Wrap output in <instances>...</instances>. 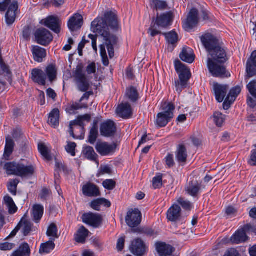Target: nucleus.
Wrapping results in <instances>:
<instances>
[{
  "label": "nucleus",
  "instance_id": "obj_1",
  "mask_svg": "<svg viewBox=\"0 0 256 256\" xmlns=\"http://www.w3.org/2000/svg\"><path fill=\"white\" fill-rule=\"evenodd\" d=\"M117 30L118 28V18L112 12H107L104 18H97L91 24V30L98 34L102 38L104 42L100 46V53L102 58L103 64L108 66L109 61L108 58L106 47L109 56L110 58L114 56V46L116 44V36L111 34L108 26Z\"/></svg>",
  "mask_w": 256,
  "mask_h": 256
},
{
  "label": "nucleus",
  "instance_id": "obj_2",
  "mask_svg": "<svg viewBox=\"0 0 256 256\" xmlns=\"http://www.w3.org/2000/svg\"><path fill=\"white\" fill-rule=\"evenodd\" d=\"M212 33L209 32V72L215 78H228L230 74L224 65L228 60L224 44L220 36Z\"/></svg>",
  "mask_w": 256,
  "mask_h": 256
},
{
  "label": "nucleus",
  "instance_id": "obj_3",
  "mask_svg": "<svg viewBox=\"0 0 256 256\" xmlns=\"http://www.w3.org/2000/svg\"><path fill=\"white\" fill-rule=\"evenodd\" d=\"M174 66L179 78L178 80L175 81V86L176 92L180 93L186 87L191 74L190 70L179 60L174 62Z\"/></svg>",
  "mask_w": 256,
  "mask_h": 256
},
{
  "label": "nucleus",
  "instance_id": "obj_4",
  "mask_svg": "<svg viewBox=\"0 0 256 256\" xmlns=\"http://www.w3.org/2000/svg\"><path fill=\"white\" fill-rule=\"evenodd\" d=\"M8 175H16L21 177L30 176L34 172V168L32 166H25L20 163L7 162L4 166Z\"/></svg>",
  "mask_w": 256,
  "mask_h": 256
},
{
  "label": "nucleus",
  "instance_id": "obj_5",
  "mask_svg": "<svg viewBox=\"0 0 256 256\" xmlns=\"http://www.w3.org/2000/svg\"><path fill=\"white\" fill-rule=\"evenodd\" d=\"M174 106L170 102H164L162 106V112L157 115L156 122L158 128L164 127L174 117Z\"/></svg>",
  "mask_w": 256,
  "mask_h": 256
},
{
  "label": "nucleus",
  "instance_id": "obj_6",
  "mask_svg": "<svg viewBox=\"0 0 256 256\" xmlns=\"http://www.w3.org/2000/svg\"><path fill=\"white\" fill-rule=\"evenodd\" d=\"M73 78L78 90L82 92H86L89 89L90 84L84 72L82 64H78L73 71Z\"/></svg>",
  "mask_w": 256,
  "mask_h": 256
},
{
  "label": "nucleus",
  "instance_id": "obj_7",
  "mask_svg": "<svg viewBox=\"0 0 256 256\" xmlns=\"http://www.w3.org/2000/svg\"><path fill=\"white\" fill-rule=\"evenodd\" d=\"M198 21V11L192 8L188 12L186 18L183 21V28L186 31L190 32L197 26Z\"/></svg>",
  "mask_w": 256,
  "mask_h": 256
},
{
  "label": "nucleus",
  "instance_id": "obj_8",
  "mask_svg": "<svg viewBox=\"0 0 256 256\" xmlns=\"http://www.w3.org/2000/svg\"><path fill=\"white\" fill-rule=\"evenodd\" d=\"M34 36L36 42L44 46L49 44L53 40L51 32L44 28L38 29L34 33Z\"/></svg>",
  "mask_w": 256,
  "mask_h": 256
},
{
  "label": "nucleus",
  "instance_id": "obj_9",
  "mask_svg": "<svg viewBox=\"0 0 256 256\" xmlns=\"http://www.w3.org/2000/svg\"><path fill=\"white\" fill-rule=\"evenodd\" d=\"M141 221L142 214L138 209H131L127 212L126 222L129 226L136 227L140 223Z\"/></svg>",
  "mask_w": 256,
  "mask_h": 256
},
{
  "label": "nucleus",
  "instance_id": "obj_10",
  "mask_svg": "<svg viewBox=\"0 0 256 256\" xmlns=\"http://www.w3.org/2000/svg\"><path fill=\"white\" fill-rule=\"evenodd\" d=\"M228 90V86L226 84H221L218 82L213 84V91L216 99L218 102L224 101Z\"/></svg>",
  "mask_w": 256,
  "mask_h": 256
},
{
  "label": "nucleus",
  "instance_id": "obj_11",
  "mask_svg": "<svg viewBox=\"0 0 256 256\" xmlns=\"http://www.w3.org/2000/svg\"><path fill=\"white\" fill-rule=\"evenodd\" d=\"M83 222L94 228L100 226L102 224V218L99 214L92 213L85 214L82 216Z\"/></svg>",
  "mask_w": 256,
  "mask_h": 256
},
{
  "label": "nucleus",
  "instance_id": "obj_12",
  "mask_svg": "<svg viewBox=\"0 0 256 256\" xmlns=\"http://www.w3.org/2000/svg\"><path fill=\"white\" fill-rule=\"evenodd\" d=\"M117 145L114 144H108L106 142H98L96 144V149L102 156H107L114 153Z\"/></svg>",
  "mask_w": 256,
  "mask_h": 256
},
{
  "label": "nucleus",
  "instance_id": "obj_13",
  "mask_svg": "<svg viewBox=\"0 0 256 256\" xmlns=\"http://www.w3.org/2000/svg\"><path fill=\"white\" fill-rule=\"evenodd\" d=\"M41 24H44L56 34L60 31V20L56 16H50L42 20Z\"/></svg>",
  "mask_w": 256,
  "mask_h": 256
},
{
  "label": "nucleus",
  "instance_id": "obj_14",
  "mask_svg": "<svg viewBox=\"0 0 256 256\" xmlns=\"http://www.w3.org/2000/svg\"><path fill=\"white\" fill-rule=\"evenodd\" d=\"M252 228L250 224L244 226V229L237 230L230 238V242L232 244H238L246 242L248 237L246 234V230H249Z\"/></svg>",
  "mask_w": 256,
  "mask_h": 256
},
{
  "label": "nucleus",
  "instance_id": "obj_15",
  "mask_svg": "<svg viewBox=\"0 0 256 256\" xmlns=\"http://www.w3.org/2000/svg\"><path fill=\"white\" fill-rule=\"evenodd\" d=\"M116 132V126L114 122L110 120L103 122L100 128L102 136L110 137L114 136Z\"/></svg>",
  "mask_w": 256,
  "mask_h": 256
},
{
  "label": "nucleus",
  "instance_id": "obj_16",
  "mask_svg": "<svg viewBox=\"0 0 256 256\" xmlns=\"http://www.w3.org/2000/svg\"><path fill=\"white\" fill-rule=\"evenodd\" d=\"M130 250L136 256H142L146 252V246L142 240L137 238L132 242Z\"/></svg>",
  "mask_w": 256,
  "mask_h": 256
},
{
  "label": "nucleus",
  "instance_id": "obj_17",
  "mask_svg": "<svg viewBox=\"0 0 256 256\" xmlns=\"http://www.w3.org/2000/svg\"><path fill=\"white\" fill-rule=\"evenodd\" d=\"M240 92L241 88L240 86H236L230 90L223 103V108L224 110H228L230 107L231 104L235 100L236 98Z\"/></svg>",
  "mask_w": 256,
  "mask_h": 256
},
{
  "label": "nucleus",
  "instance_id": "obj_18",
  "mask_svg": "<svg viewBox=\"0 0 256 256\" xmlns=\"http://www.w3.org/2000/svg\"><path fill=\"white\" fill-rule=\"evenodd\" d=\"M18 8L17 1H14L10 5L6 14V22L8 25H11L15 22Z\"/></svg>",
  "mask_w": 256,
  "mask_h": 256
},
{
  "label": "nucleus",
  "instance_id": "obj_19",
  "mask_svg": "<svg viewBox=\"0 0 256 256\" xmlns=\"http://www.w3.org/2000/svg\"><path fill=\"white\" fill-rule=\"evenodd\" d=\"M82 24V16L78 14H76L71 17L68 23L69 29L72 32H74L80 29Z\"/></svg>",
  "mask_w": 256,
  "mask_h": 256
},
{
  "label": "nucleus",
  "instance_id": "obj_20",
  "mask_svg": "<svg viewBox=\"0 0 256 256\" xmlns=\"http://www.w3.org/2000/svg\"><path fill=\"white\" fill-rule=\"evenodd\" d=\"M82 193L87 196L96 197L100 195L98 188L94 184L89 182L82 187Z\"/></svg>",
  "mask_w": 256,
  "mask_h": 256
},
{
  "label": "nucleus",
  "instance_id": "obj_21",
  "mask_svg": "<svg viewBox=\"0 0 256 256\" xmlns=\"http://www.w3.org/2000/svg\"><path fill=\"white\" fill-rule=\"evenodd\" d=\"M116 113L123 118H130L132 114L130 105L128 103L121 104L116 110Z\"/></svg>",
  "mask_w": 256,
  "mask_h": 256
},
{
  "label": "nucleus",
  "instance_id": "obj_22",
  "mask_svg": "<svg viewBox=\"0 0 256 256\" xmlns=\"http://www.w3.org/2000/svg\"><path fill=\"white\" fill-rule=\"evenodd\" d=\"M32 80L42 86L46 84V76L43 70L38 68H34L32 71Z\"/></svg>",
  "mask_w": 256,
  "mask_h": 256
},
{
  "label": "nucleus",
  "instance_id": "obj_23",
  "mask_svg": "<svg viewBox=\"0 0 256 256\" xmlns=\"http://www.w3.org/2000/svg\"><path fill=\"white\" fill-rule=\"evenodd\" d=\"M181 208L176 204H174L167 212V218L171 222H176L180 218Z\"/></svg>",
  "mask_w": 256,
  "mask_h": 256
},
{
  "label": "nucleus",
  "instance_id": "obj_24",
  "mask_svg": "<svg viewBox=\"0 0 256 256\" xmlns=\"http://www.w3.org/2000/svg\"><path fill=\"white\" fill-rule=\"evenodd\" d=\"M256 68V50L252 52L250 58L246 62V72L248 78H252L255 74Z\"/></svg>",
  "mask_w": 256,
  "mask_h": 256
},
{
  "label": "nucleus",
  "instance_id": "obj_25",
  "mask_svg": "<svg viewBox=\"0 0 256 256\" xmlns=\"http://www.w3.org/2000/svg\"><path fill=\"white\" fill-rule=\"evenodd\" d=\"M156 249L160 256H167L172 254L174 248L171 246L164 242H158L156 244Z\"/></svg>",
  "mask_w": 256,
  "mask_h": 256
},
{
  "label": "nucleus",
  "instance_id": "obj_26",
  "mask_svg": "<svg viewBox=\"0 0 256 256\" xmlns=\"http://www.w3.org/2000/svg\"><path fill=\"white\" fill-rule=\"evenodd\" d=\"M180 58L182 61L192 64L194 60L195 56L192 48L184 47L180 54Z\"/></svg>",
  "mask_w": 256,
  "mask_h": 256
},
{
  "label": "nucleus",
  "instance_id": "obj_27",
  "mask_svg": "<svg viewBox=\"0 0 256 256\" xmlns=\"http://www.w3.org/2000/svg\"><path fill=\"white\" fill-rule=\"evenodd\" d=\"M32 53L34 60L38 62H42L46 56V50L38 46H32Z\"/></svg>",
  "mask_w": 256,
  "mask_h": 256
},
{
  "label": "nucleus",
  "instance_id": "obj_28",
  "mask_svg": "<svg viewBox=\"0 0 256 256\" xmlns=\"http://www.w3.org/2000/svg\"><path fill=\"white\" fill-rule=\"evenodd\" d=\"M172 13L168 12L157 18L156 24L162 27H166L170 24L172 21Z\"/></svg>",
  "mask_w": 256,
  "mask_h": 256
},
{
  "label": "nucleus",
  "instance_id": "obj_29",
  "mask_svg": "<svg viewBox=\"0 0 256 256\" xmlns=\"http://www.w3.org/2000/svg\"><path fill=\"white\" fill-rule=\"evenodd\" d=\"M30 249L27 243L22 244L19 248L14 250L10 256H30Z\"/></svg>",
  "mask_w": 256,
  "mask_h": 256
},
{
  "label": "nucleus",
  "instance_id": "obj_30",
  "mask_svg": "<svg viewBox=\"0 0 256 256\" xmlns=\"http://www.w3.org/2000/svg\"><path fill=\"white\" fill-rule=\"evenodd\" d=\"M165 36L168 42V50L171 51L175 46V44L178 42V36L176 32L173 31L168 33L163 34Z\"/></svg>",
  "mask_w": 256,
  "mask_h": 256
},
{
  "label": "nucleus",
  "instance_id": "obj_31",
  "mask_svg": "<svg viewBox=\"0 0 256 256\" xmlns=\"http://www.w3.org/2000/svg\"><path fill=\"white\" fill-rule=\"evenodd\" d=\"M44 206L39 204H34L32 207V218L33 220L38 223L41 220L44 214Z\"/></svg>",
  "mask_w": 256,
  "mask_h": 256
},
{
  "label": "nucleus",
  "instance_id": "obj_32",
  "mask_svg": "<svg viewBox=\"0 0 256 256\" xmlns=\"http://www.w3.org/2000/svg\"><path fill=\"white\" fill-rule=\"evenodd\" d=\"M88 106L86 104L80 102H72L67 106L66 109V112L70 114H73L76 113L77 110L82 108H87Z\"/></svg>",
  "mask_w": 256,
  "mask_h": 256
},
{
  "label": "nucleus",
  "instance_id": "obj_33",
  "mask_svg": "<svg viewBox=\"0 0 256 256\" xmlns=\"http://www.w3.org/2000/svg\"><path fill=\"white\" fill-rule=\"evenodd\" d=\"M110 202L104 198L95 200L90 203L91 207L94 210L98 211H100V207L101 206H104L106 207L109 208L110 207Z\"/></svg>",
  "mask_w": 256,
  "mask_h": 256
},
{
  "label": "nucleus",
  "instance_id": "obj_34",
  "mask_svg": "<svg viewBox=\"0 0 256 256\" xmlns=\"http://www.w3.org/2000/svg\"><path fill=\"white\" fill-rule=\"evenodd\" d=\"M15 144L14 140L10 137L8 136L6 138V143L4 152V157L8 160L10 156L14 151Z\"/></svg>",
  "mask_w": 256,
  "mask_h": 256
},
{
  "label": "nucleus",
  "instance_id": "obj_35",
  "mask_svg": "<svg viewBox=\"0 0 256 256\" xmlns=\"http://www.w3.org/2000/svg\"><path fill=\"white\" fill-rule=\"evenodd\" d=\"M82 153L85 158L90 160L96 161L97 159L98 155L95 152L92 146H84L83 148Z\"/></svg>",
  "mask_w": 256,
  "mask_h": 256
},
{
  "label": "nucleus",
  "instance_id": "obj_36",
  "mask_svg": "<svg viewBox=\"0 0 256 256\" xmlns=\"http://www.w3.org/2000/svg\"><path fill=\"white\" fill-rule=\"evenodd\" d=\"M60 110L58 108L54 109L50 114L48 123L55 127L59 124Z\"/></svg>",
  "mask_w": 256,
  "mask_h": 256
},
{
  "label": "nucleus",
  "instance_id": "obj_37",
  "mask_svg": "<svg viewBox=\"0 0 256 256\" xmlns=\"http://www.w3.org/2000/svg\"><path fill=\"white\" fill-rule=\"evenodd\" d=\"M4 202L8 208V212L10 214H14L16 212L18 208L15 204L13 199L9 196H6L4 198Z\"/></svg>",
  "mask_w": 256,
  "mask_h": 256
},
{
  "label": "nucleus",
  "instance_id": "obj_38",
  "mask_svg": "<svg viewBox=\"0 0 256 256\" xmlns=\"http://www.w3.org/2000/svg\"><path fill=\"white\" fill-rule=\"evenodd\" d=\"M89 232L84 226H81L76 234V235L75 239L78 242L84 243L86 241V238L88 237Z\"/></svg>",
  "mask_w": 256,
  "mask_h": 256
},
{
  "label": "nucleus",
  "instance_id": "obj_39",
  "mask_svg": "<svg viewBox=\"0 0 256 256\" xmlns=\"http://www.w3.org/2000/svg\"><path fill=\"white\" fill-rule=\"evenodd\" d=\"M212 118L216 126L221 128L226 120V116L220 112H215Z\"/></svg>",
  "mask_w": 256,
  "mask_h": 256
},
{
  "label": "nucleus",
  "instance_id": "obj_40",
  "mask_svg": "<svg viewBox=\"0 0 256 256\" xmlns=\"http://www.w3.org/2000/svg\"><path fill=\"white\" fill-rule=\"evenodd\" d=\"M186 148L184 146H180L177 150L176 158L180 163H185L187 159Z\"/></svg>",
  "mask_w": 256,
  "mask_h": 256
},
{
  "label": "nucleus",
  "instance_id": "obj_41",
  "mask_svg": "<svg viewBox=\"0 0 256 256\" xmlns=\"http://www.w3.org/2000/svg\"><path fill=\"white\" fill-rule=\"evenodd\" d=\"M54 240H50V241L42 244L40 248V254H48L53 250L55 247V244L54 242Z\"/></svg>",
  "mask_w": 256,
  "mask_h": 256
},
{
  "label": "nucleus",
  "instance_id": "obj_42",
  "mask_svg": "<svg viewBox=\"0 0 256 256\" xmlns=\"http://www.w3.org/2000/svg\"><path fill=\"white\" fill-rule=\"evenodd\" d=\"M46 235L48 236L51 237L50 240H54L56 238H58L59 236L58 234V228L55 224H51L48 226L46 232Z\"/></svg>",
  "mask_w": 256,
  "mask_h": 256
},
{
  "label": "nucleus",
  "instance_id": "obj_43",
  "mask_svg": "<svg viewBox=\"0 0 256 256\" xmlns=\"http://www.w3.org/2000/svg\"><path fill=\"white\" fill-rule=\"evenodd\" d=\"M126 96L132 102H136L138 98V94L136 89L132 86L126 90Z\"/></svg>",
  "mask_w": 256,
  "mask_h": 256
},
{
  "label": "nucleus",
  "instance_id": "obj_44",
  "mask_svg": "<svg viewBox=\"0 0 256 256\" xmlns=\"http://www.w3.org/2000/svg\"><path fill=\"white\" fill-rule=\"evenodd\" d=\"M200 188V184L196 182H192L190 183L189 186L186 188L188 193L192 196H195Z\"/></svg>",
  "mask_w": 256,
  "mask_h": 256
},
{
  "label": "nucleus",
  "instance_id": "obj_45",
  "mask_svg": "<svg viewBox=\"0 0 256 256\" xmlns=\"http://www.w3.org/2000/svg\"><path fill=\"white\" fill-rule=\"evenodd\" d=\"M46 73L49 80L52 82L56 77V66L52 64L49 65L46 68Z\"/></svg>",
  "mask_w": 256,
  "mask_h": 256
},
{
  "label": "nucleus",
  "instance_id": "obj_46",
  "mask_svg": "<svg viewBox=\"0 0 256 256\" xmlns=\"http://www.w3.org/2000/svg\"><path fill=\"white\" fill-rule=\"evenodd\" d=\"M32 224L26 220L21 221L18 227H20L22 228L24 234L26 236H27L32 230Z\"/></svg>",
  "mask_w": 256,
  "mask_h": 256
},
{
  "label": "nucleus",
  "instance_id": "obj_47",
  "mask_svg": "<svg viewBox=\"0 0 256 256\" xmlns=\"http://www.w3.org/2000/svg\"><path fill=\"white\" fill-rule=\"evenodd\" d=\"M38 150L41 154L46 160H49L50 159V150L43 143H39L38 144Z\"/></svg>",
  "mask_w": 256,
  "mask_h": 256
},
{
  "label": "nucleus",
  "instance_id": "obj_48",
  "mask_svg": "<svg viewBox=\"0 0 256 256\" xmlns=\"http://www.w3.org/2000/svg\"><path fill=\"white\" fill-rule=\"evenodd\" d=\"M98 128L96 126V124L94 125L92 128L90 130V135H89V139L88 142L90 144H94L96 140V139L98 137Z\"/></svg>",
  "mask_w": 256,
  "mask_h": 256
},
{
  "label": "nucleus",
  "instance_id": "obj_49",
  "mask_svg": "<svg viewBox=\"0 0 256 256\" xmlns=\"http://www.w3.org/2000/svg\"><path fill=\"white\" fill-rule=\"evenodd\" d=\"M18 180L15 179L10 180L8 186V190L14 195H16Z\"/></svg>",
  "mask_w": 256,
  "mask_h": 256
},
{
  "label": "nucleus",
  "instance_id": "obj_50",
  "mask_svg": "<svg viewBox=\"0 0 256 256\" xmlns=\"http://www.w3.org/2000/svg\"><path fill=\"white\" fill-rule=\"evenodd\" d=\"M246 88L250 94L256 98V80L250 82L247 84Z\"/></svg>",
  "mask_w": 256,
  "mask_h": 256
},
{
  "label": "nucleus",
  "instance_id": "obj_51",
  "mask_svg": "<svg viewBox=\"0 0 256 256\" xmlns=\"http://www.w3.org/2000/svg\"><path fill=\"white\" fill-rule=\"evenodd\" d=\"M177 202L182 206V208L186 210H190L192 208V204L191 203L188 201V200H184L182 198H179Z\"/></svg>",
  "mask_w": 256,
  "mask_h": 256
},
{
  "label": "nucleus",
  "instance_id": "obj_52",
  "mask_svg": "<svg viewBox=\"0 0 256 256\" xmlns=\"http://www.w3.org/2000/svg\"><path fill=\"white\" fill-rule=\"evenodd\" d=\"M162 185V175L159 174L153 178L152 186L154 188L156 189L160 188Z\"/></svg>",
  "mask_w": 256,
  "mask_h": 256
},
{
  "label": "nucleus",
  "instance_id": "obj_53",
  "mask_svg": "<svg viewBox=\"0 0 256 256\" xmlns=\"http://www.w3.org/2000/svg\"><path fill=\"white\" fill-rule=\"evenodd\" d=\"M76 144L74 142H68L67 146H66V151L70 154L72 156L76 155L75 148Z\"/></svg>",
  "mask_w": 256,
  "mask_h": 256
},
{
  "label": "nucleus",
  "instance_id": "obj_54",
  "mask_svg": "<svg viewBox=\"0 0 256 256\" xmlns=\"http://www.w3.org/2000/svg\"><path fill=\"white\" fill-rule=\"evenodd\" d=\"M102 185L105 188L112 190L116 186V182L112 180H106L103 182Z\"/></svg>",
  "mask_w": 256,
  "mask_h": 256
},
{
  "label": "nucleus",
  "instance_id": "obj_55",
  "mask_svg": "<svg viewBox=\"0 0 256 256\" xmlns=\"http://www.w3.org/2000/svg\"><path fill=\"white\" fill-rule=\"evenodd\" d=\"M51 194L52 192L48 188H44L42 190L39 196L42 200H46Z\"/></svg>",
  "mask_w": 256,
  "mask_h": 256
},
{
  "label": "nucleus",
  "instance_id": "obj_56",
  "mask_svg": "<svg viewBox=\"0 0 256 256\" xmlns=\"http://www.w3.org/2000/svg\"><path fill=\"white\" fill-rule=\"evenodd\" d=\"M0 66L3 72V74H6L7 75L10 74L11 72L10 68L4 62L2 58H0Z\"/></svg>",
  "mask_w": 256,
  "mask_h": 256
},
{
  "label": "nucleus",
  "instance_id": "obj_57",
  "mask_svg": "<svg viewBox=\"0 0 256 256\" xmlns=\"http://www.w3.org/2000/svg\"><path fill=\"white\" fill-rule=\"evenodd\" d=\"M111 169L108 166H101L98 173V176H100L101 175H104L105 174H111Z\"/></svg>",
  "mask_w": 256,
  "mask_h": 256
},
{
  "label": "nucleus",
  "instance_id": "obj_58",
  "mask_svg": "<svg viewBox=\"0 0 256 256\" xmlns=\"http://www.w3.org/2000/svg\"><path fill=\"white\" fill-rule=\"evenodd\" d=\"M224 256H241V254L237 250L231 248L225 252Z\"/></svg>",
  "mask_w": 256,
  "mask_h": 256
},
{
  "label": "nucleus",
  "instance_id": "obj_59",
  "mask_svg": "<svg viewBox=\"0 0 256 256\" xmlns=\"http://www.w3.org/2000/svg\"><path fill=\"white\" fill-rule=\"evenodd\" d=\"M14 246V244H13L6 242L0 244V250H11Z\"/></svg>",
  "mask_w": 256,
  "mask_h": 256
},
{
  "label": "nucleus",
  "instance_id": "obj_60",
  "mask_svg": "<svg viewBox=\"0 0 256 256\" xmlns=\"http://www.w3.org/2000/svg\"><path fill=\"white\" fill-rule=\"evenodd\" d=\"M80 126V129H84V123L80 117L78 116V120L71 121L70 124V126Z\"/></svg>",
  "mask_w": 256,
  "mask_h": 256
},
{
  "label": "nucleus",
  "instance_id": "obj_61",
  "mask_svg": "<svg viewBox=\"0 0 256 256\" xmlns=\"http://www.w3.org/2000/svg\"><path fill=\"white\" fill-rule=\"evenodd\" d=\"M124 242H125V236H122L120 238L117 242V249L119 251H121L124 247Z\"/></svg>",
  "mask_w": 256,
  "mask_h": 256
},
{
  "label": "nucleus",
  "instance_id": "obj_62",
  "mask_svg": "<svg viewBox=\"0 0 256 256\" xmlns=\"http://www.w3.org/2000/svg\"><path fill=\"white\" fill-rule=\"evenodd\" d=\"M200 40L206 50L208 51V34H205L200 37Z\"/></svg>",
  "mask_w": 256,
  "mask_h": 256
},
{
  "label": "nucleus",
  "instance_id": "obj_63",
  "mask_svg": "<svg viewBox=\"0 0 256 256\" xmlns=\"http://www.w3.org/2000/svg\"><path fill=\"white\" fill-rule=\"evenodd\" d=\"M166 165L169 167H172L174 164V160L173 156L172 154H168L166 158Z\"/></svg>",
  "mask_w": 256,
  "mask_h": 256
},
{
  "label": "nucleus",
  "instance_id": "obj_64",
  "mask_svg": "<svg viewBox=\"0 0 256 256\" xmlns=\"http://www.w3.org/2000/svg\"><path fill=\"white\" fill-rule=\"evenodd\" d=\"M86 72L88 74H94L96 72V64L94 62L89 64L86 68Z\"/></svg>",
  "mask_w": 256,
  "mask_h": 256
}]
</instances>
